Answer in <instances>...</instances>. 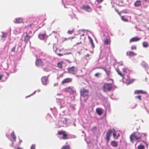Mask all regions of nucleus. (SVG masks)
I'll return each instance as SVG.
<instances>
[{
	"label": "nucleus",
	"instance_id": "nucleus-15",
	"mask_svg": "<svg viewBox=\"0 0 149 149\" xmlns=\"http://www.w3.org/2000/svg\"><path fill=\"white\" fill-rule=\"evenodd\" d=\"M26 35L24 37V41L26 43H27L28 41L29 40L30 38L31 37L30 36H29L28 33L27 32H26Z\"/></svg>",
	"mask_w": 149,
	"mask_h": 149
},
{
	"label": "nucleus",
	"instance_id": "nucleus-36",
	"mask_svg": "<svg viewBox=\"0 0 149 149\" xmlns=\"http://www.w3.org/2000/svg\"><path fill=\"white\" fill-rule=\"evenodd\" d=\"M34 24L33 22L31 24H28L26 26V27H31L32 25H34Z\"/></svg>",
	"mask_w": 149,
	"mask_h": 149
},
{
	"label": "nucleus",
	"instance_id": "nucleus-21",
	"mask_svg": "<svg viewBox=\"0 0 149 149\" xmlns=\"http://www.w3.org/2000/svg\"><path fill=\"white\" fill-rule=\"evenodd\" d=\"M111 145L114 147H117L118 146V143L115 141H112L111 142Z\"/></svg>",
	"mask_w": 149,
	"mask_h": 149
},
{
	"label": "nucleus",
	"instance_id": "nucleus-38",
	"mask_svg": "<svg viewBox=\"0 0 149 149\" xmlns=\"http://www.w3.org/2000/svg\"><path fill=\"white\" fill-rule=\"evenodd\" d=\"M127 69L125 68H124L123 69V71L124 73H127Z\"/></svg>",
	"mask_w": 149,
	"mask_h": 149
},
{
	"label": "nucleus",
	"instance_id": "nucleus-43",
	"mask_svg": "<svg viewBox=\"0 0 149 149\" xmlns=\"http://www.w3.org/2000/svg\"><path fill=\"white\" fill-rule=\"evenodd\" d=\"M68 39V38H62V41L63 42Z\"/></svg>",
	"mask_w": 149,
	"mask_h": 149
},
{
	"label": "nucleus",
	"instance_id": "nucleus-14",
	"mask_svg": "<svg viewBox=\"0 0 149 149\" xmlns=\"http://www.w3.org/2000/svg\"><path fill=\"white\" fill-rule=\"evenodd\" d=\"M41 81L43 84L46 85L48 81V77L46 76L43 77L41 79Z\"/></svg>",
	"mask_w": 149,
	"mask_h": 149
},
{
	"label": "nucleus",
	"instance_id": "nucleus-24",
	"mask_svg": "<svg viewBox=\"0 0 149 149\" xmlns=\"http://www.w3.org/2000/svg\"><path fill=\"white\" fill-rule=\"evenodd\" d=\"M88 38L90 40V42L92 45V47L93 48L95 47V45L93 43V41L91 38L89 36H88Z\"/></svg>",
	"mask_w": 149,
	"mask_h": 149
},
{
	"label": "nucleus",
	"instance_id": "nucleus-45",
	"mask_svg": "<svg viewBox=\"0 0 149 149\" xmlns=\"http://www.w3.org/2000/svg\"><path fill=\"white\" fill-rule=\"evenodd\" d=\"M103 0H96V1L98 3H101Z\"/></svg>",
	"mask_w": 149,
	"mask_h": 149
},
{
	"label": "nucleus",
	"instance_id": "nucleus-53",
	"mask_svg": "<svg viewBox=\"0 0 149 149\" xmlns=\"http://www.w3.org/2000/svg\"><path fill=\"white\" fill-rule=\"evenodd\" d=\"M147 29L148 30H149V27H148Z\"/></svg>",
	"mask_w": 149,
	"mask_h": 149
},
{
	"label": "nucleus",
	"instance_id": "nucleus-41",
	"mask_svg": "<svg viewBox=\"0 0 149 149\" xmlns=\"http://www.w3.org/2000/svg\"><path fill=\"white\" fill-rule=\"evenodd\" d=\"M31 149H35V146L34 144H32L31 148Z\"/></svg>",
	"mask_w": 149,
	"mask_h": 149
},
{
	"label": "nucleus",
	"instance_id": "nucleus-49",
	"mask_svg": "<svg viewBox=\"0 0 149 149\" xmlns=\"http://www.w3.org/2000/svg\"><path fill=\"white\" fill-rule=\"evenodd\" d=\"M82 43V42L81 41L80 42H77V45H79V44H80L81 43Z\"/></svg>",
	"mask_w": 149,
	"mask_h": 149
},
{
	"label": "nucleus",
	"instance_id": "nucleus-46",
	"mask_svg": "<svg viewBox=\"0 0 149 149\" xmlns=\"http://www.w3.org/2000/svg\"><path fill=\"white\" fill-rule=\"evenodd\" d=\"M3 74H0V80L2 79L3 77Z\"/></svg>",
	"mask_w": 149,
	"mask_h": 149
},
{
	"label": "nucleus",
	"instance_id": "nucleus-42",
	"mask_svg": "<svg viewBox=\"0 0 149 149\" xmlns=\"http://www.w3.org/2000/svg\"><path fill=\"white\" fill-rule=\"evenodd\" d=\"M136 98H138V99H139L140 100H141V96L139 95V96H136Z\"/></svg>",
	"mask_w": 149,
	"mask_h": 149
},
{
	"label": "nucleus",
	"instance_id": "nucleus-34",
	"mask_svg": "<svg viewBox=\"0 0 149 149\" xmlns=\"http://www.w3.org/2000/svg\"><path fill=\"white\" fill-rule=\"evenodd\" d=\"M74 29H73L71 30H69L68 31V33L70 34H72L74 31Z\"/></svg>",
	"mask_w": 149,
	"mask_h": 149
},
{
	"label": "nucleus",
	"instance_id": "nucleus-4",
	"mask_svg": "<svg viewBox=\"0 0 149 149\" xmlns=\"http://www.w3.org/2000/svg\"><path fill=\"white\" fill-rule=\"evenodd\" d=\"M67 70L69 73L70 74H75L77 71V68L74 66H72L67 68Z\"/></svg>",
	"mask_w": 149,
	"mask_h": 149
},
{
	"label": "nucleus",
	"instance_id": "nucleus-27",
	"mask_svg": "<svg viewBox=\"0 0 149 149\" xmlns=\"http://www.w3.org/2000/svg\"><path fill=\"white\" fill-rule=\"evenodd\" d=\"M104 43L105 44L107 45H110V41H109L108 39H106L104 41Z\"/></svg>",
	"mask_w": 149,
	"mask_h": 149
},
{
	"label": "nucleus",
	"instance_id": "nucleus-17",
	"mask_svg": "<svg viewBox=\"0 0 149 149\" xmlns=\"http://www.w3.org/2000/svg\"><path fill=\"white\" fill-rule=\"evenodd\" d=\"M140 40V38H139L137 37H133V38H131L130 40V42H136V41H139Z\"/></svg>",
	"mask_w": 149,
	"mask_h": 149
},
{
	"label": "nucleus",
	"instance_id": "nucleus-39",
	"mask_svg": "<svg viewBox=\"0 0 149 149\" xmlns=\"http://www.w3.org/2000/svg\"><path fill=\"white\" fill-rule=\"evenodd\" d=\"M131 49L132 50L135 49L136 50V46L134 45H132L131 47Z\"/></svg>",
	"mask_w": 149,
	"mask_h": 149
},
{
	"label": "nucleus",
	"instance_id": "nucleus-47",
	"mask_svg": "<svg viewBox=\"0 0 149 149\" xmlns=\"http://www.w3.org/2000/svg\"><path fill=\"white\" fill-rule=\"evenodd\" d=\"M110 80H111L112 81L111 83H113V79H108L107 80V81H110Z\"/></svg>",
	"mask_w": 149,
	"mask_h": 149
},
{
	"label": "nucleus",
	"instance_id": "nucleus-1",
	"mask_svg": "<svg viewBox=\"0 0 149 149\" xmlns=\"http://www.w3.org/2000/svg\"><path fill=\"white\" fill-rule=\"evenodd\" d=\"M114 84V81H113V83H105L102 87V89L104 92L110 91L113 88V85Z\"/></svg>",
	"mask_w": 149,
	"mask_h": 149
},
{
	"label": "nucleus",
	"instance_id": "nucleus-11",
	"mask_svg": "<svg viewBox=\"0 0 149 149\" xmlns=\"http://www.w3.org/2000/svg\"><path fill=\"white\" fill-rule=\"evenodd\" d=\"M53 49H54V51H55V53H56V54L60 56H62L64 55H66L69 54H71L70 53H64L63 54H61V53H57V49L56 48V46H53Z\"/></svg>",
	"mask_w": 149,
	"mask_h": 149
},
{
	"label": "nucleus",
	"instance_id": "nucleus-29",
	"mask_svg": "<svg viewBox=\"0 0 149 149\" xmlns=\"http://www.w3.org/2000/svg\"><path fill=\"white\" fill-rule=\"evenodd\" d=\"M70 147L69 145H66L63 146L61 149H70Z\"/></svg>",
	"mask_w": 149,
	"mask_h": 149
},
{
	"label": "nucleus",
	"instance_id": "nucleus-51",
	"mask_svg": "<svg viewBox=\"0 0 149 149\" xmlns=\"http://www.w3.org/2000/svg\"><path fill=\"white\" fill-rule=\"evenodd\" d=\"M17 149H22L20 147H18Z\"/></svg>",
	"mask_w": 149,
	"mask_h": 149
},
{
	"label": "nucleus",
	"instance_id": "nucleus-9",
	"mask_svg": "<svg viewBox=\"0 0 149 149\" xmlns=\"http://www.w3.org/2000/svg\"><path fill=\"white\" fill-rule=\"evenodd\" d=\"M72 79L71 78H67L64 79L62 81L61 84H64L66 83H69L72 82Z\"/></svg>",
	"mask_w": 149,
	"mask_h": 149
},
{
	"label": "nucleus",
	"instance_id": "nucleus-22",
	"mask_svg": "<svg viewBox=\"0 0 149 149\" xmlns=\"http://www.w3.org/2000/svg\"><path fill=\"white\" fill-rule=\"evenodd\" d=\"M134 6L136 7L140 6L141 5V1L138 0L136 1L134 3Z\"/></svg>",
	"mask_w": 149,
	"mask_h": 149
},
{
	"label": "nucleus",
	"instance_id": "nucleus-3",
	"mask_svg": "<svg viewBox=\"0 0 149 149\" xmlns=\"http://www.w3.org/2000/svg\"><path fill=\"white\" fill-rule=\"evenodd\" d=\"M89 93V90L85 88H82L80 91V95L83 97H88Z\"/></svg>",
	"mask_w": 149,
	"mask_h": 149
},
{
	"label": "nucleus",
	"instance_id": "nucleus-26",
	"mask_svg": "<svg viewBox=\"0 0 149 149\" xmlns=\"http://www.w3.org/2000/svg\"><path fill=\"white\" fill-rule=\"evenodd\" d=\"M7 34L4 33H2V34L1 36V37L3 38V41H4L6 38Z\"/></svg>",
	"mask_w": 149,
	"mask_h": 149
},
{
	"label": "nucleus",
	"instance_id": "nucleus-20",
	"mask_svg": "<svg viewBox=\"0 0 149 149\" xmlns=\"http://www.w3.org/2000/svg\"><path fill=\"white\" fill-rule=\"evenodd\" d=\"M127 56H133L136 55L135 52L132 51L128 52H127Z\"/></svg>",
	"mask_w": 149,
	"mask_h": 149
},
{
	"label": "nucleus",
	"instance_id": "nucleus-32",
	"mask_svg": "<svg viewBox=\"0 0 149 149\" xmlns=\"http://www.w3.org/2000/svg\"><path fill=\"white\" fill-rule=\"evenodd\" d=\"M121 17V18L122 20L124 22H127L128 20L124 16H120Z\"/></svg>",
	"mask_w": 149,
	"mask_h": 149
},
{
	"label": "nucleus",
	"instance_id": "nucleus-35",
	"mask_svg": "<svg viewBox=\"0 0 149 149\" xmlns=\"http://www.w3.org/2000/svg\"><path fill=\"white\" fill-rule=\"evenodd\" d=\"M101 75V74L99 73H97L95 74V76L97 77H99V76H100Z\"/></svg>",
	"mask_w": 149,
	"mask_h": 149
},
{
	"label": "nucleus",
	"instance_id": "nucleus-6",
	"mask_svg": "<svg viewBox=\"0 0 149 149\" xmlns=\"http://www.w3.org/2000/svg\"><path fill=\"white\" fill-rule=\"evenodd\" d=\"M114 130L113 129H109L108 130L106 134V137L105 139L107 140V142H108L109 140L110 137L112 133L113 132V131Z\"/></svg>",
	"mask_w": 149,
	"mask_h": 149
},
{
	"label": "nucleus",
	"instance_id": "nucleus-28",
	"mask_svg": "<svg viewBox=\"0 0 149 149\" xmlns=\"http://www.w3.org/2000/svg\"><path fill=\"white\" fill-rule=\"evenodd\" d=\"M11 136H12V138L14 141H15L16 140V136L15 135L14 132H13L11 134Z\"/></svg>",
	"mask_w": 149,
	"mask_h": 149
},
{
	"label": "nucleus",
	"instance_id": "nucleus-19",
	"mask_svg": "<svg viewBox=\"0 0 149 149\" xmlns=\"http://www.w3.org/2000/svg\"><path fill=\"white\" fill-rule=\"evenodd\" d=\"M15 22L16 23H22L23 21V19L22 18L18 17L15 19Z\"/></svg>",
	"mask_w": 149,
	"mask_h": 149
},
{
	"label": "nucleus",
	"instance_id": "nucleus-18",
	"mask_svg": "<svg viewBox=\"0 0 149 149\" xmlns=\"http://www.w3.org/2000/svg\"><path fill=\"white\" fill-rule=\"evenodd\" d=\"M116 71L118 73V74L120 75V76H121L123 79H124L125 78V74H122L121 72L120 71L119 69H116Z\"/></svg>",
	"mask_w": 149,
	"mask_h": 149
},
{
	"label": "nucleus",
	"instance_id": "nucleus-13",
	"mask_svg": "<svg viewBox=\"0 0 149 149\" xmlns=\"http://www.w3.org/2000/svg\"><path fill=\"white\" fill-rule=\"evenodd\" d=\"M36 64L39 67H42L43 65V62L41 59H37L36 62Z\"/></svg>",
	"mask_w": 149,
	"mask_h": 149
},
{
	"label": "nucleus",
	"instance_id": "nucleus-50",
	"mask_svg": "<svg viewBox=\"0 0 149 149\" xmlns=\"http://www.w3.org/2000/svg\"><path fill=\"white\" fill-rule=\"evenodd\" d=\"M85 36V34H82L81 36Z\"/></svg>",
	"mask_w": 149,
	"mask_h": 149
},
{
	"label": "nucleus",
	"instance_id": "nucleus-8",
	"mask_svg": "<svg viewBox=\"0 0 149 149\" xmlns=\"http://www.w3.org/2000/svg\"><path fill=\"white\" fill-rule=\"evenodd\" d=\"M81 8L85 10L87 12H91L92 11V9L88 5H83Z\"/></svg>",
	"mask_w": 149,
	"mask_h": 149
},
{
	"label": "nucleus",
	"instance_id": "nucleus-25",
	"mask_svg": "<svg viewBox=\"0 0 149 149\" xmlns=\"http://www.w3.org/2000/svg\"><path fill=\"white\" fill-rule=\"evenodd\" d=\"M96 112L99 115H101L102 114V111L99 108H97L96 109Z\"/></svg>",
	"mask_w": 149,
	"mask_h": 149
},
{
	"label": "nucleus",
	"instance_id": "nucleus-23",
	"mask_svg": "<svg viewBox=\"0 0 149 149\" xmlns=\"http://www.w3.org/2000/svg\"><path fill=\"white\" fill-rule=\"evenodd\" d=\"M63 63H64L63 61L58 62L57 64V67L58 68L62 69V65Z\"/></svg>",
	"mask_w": 149,
	"mask_h": 149
},
{
	"label": "nucleus",
	"instance_id": "nucleus-5",
	"mask_svg": "<svg viewBox=\"0 0 149 149\" xmlns=\"http://www.w3.org/2000/svg\"><path fill=\"white\" fill-rule=\"evenodd\" d=\"M57 134L59 135H63L62 138L63 139H68V135L66 132L65 131H59L58 132Z\"/></svg>",
	"mask_w": 149,
	"mask_h": 149
},
{
	"label": "nucleus",
	"instance_id": "nucleus-30",
	"mask_svg": "<svg viewBox=\"0 0 149 149\" xmlns=\"http://www.w3.org/2000/svg\"><path fill=\"white\" fill-rule=\"evenodd\" d=\"M143 46L145 47H147L149 46L148 43L146 42H144L143 43Z\"/></svg>",
	"mask_w": 149,
	"mask_h": 149
},
{
	"label": "nucleus",
	"instance_id": "nucleus-37",
	"mask_svg": "<svg viewBox=\"0 0 149 149\" xmlns=\"http://www.w3.org/2000/svg\"><path fill=\"white\" fill-rule=\"evenodd\" d=\"M113 136L114 138L115 139H117L118 137L116 136V133L114 132L113 134Z\"/></svg>",
	"mask_w": 149,
	"mask_h": 149
},
{
	"label": "nucleus",
	"instance_id": "nucleus-16",
	"mask_svg": "<svg viewBox=\"0 0 149 149\" xmlns=\"http://www.w3.org/2000/svg\"><path fill=\"white\" fill-rule=\"evenodd\" d=\"M98 68L99 69H101L104 70L106 72L107 75L108 77L110 76L111 73V71L110 70H107L105 68L102 67H99Z\"/></svg>",
	"mask_w": 149,
	"mask_h": 149
},
{
	"label": "nucleus",
	"instance_id": "nucleus-40",
	"mask_svg": "<svg viewBox=\"0 0 149 149\" xmlns=\"http://www.w3.org/2000/svg\"><path fill=\"white\" fill-rule=\"evenodd\" d=\"M15 46L14 47H13L11 49V52H15Z\"/></svg>",
	"mask_w": 149,
	"mask_h": 149
},
{
	"label": "nucleus",
	"instance_id": "nucleus-2",
	"mask_svg": "<svg viewBox=\"0 0 149 149\" xmlns=\"http://www.w3.org/2000/svg\"><path fill=\"white\" fill-rule=\"evenodd\" d=\"M141 134L138 132H134L130 136V141L133 142L134 140H137L141 138Z\"/></svg>",
	"mask_w": 149,
	"mask_h": 149
},
{
	"label": "nucleus",
	"instance_id": "nucleus-31",
	"mask_svg": "<svg viewBox=\"0 0 149 149\" xmlns=\"http://www.w3.org/2000/svg\"><path fill=\"white\" fill-rule=\"evenodd\" d=\"M68 120V119L66 118H62L61 120L64 124H66Z\"/></svg>",
	"mask_w": 149,
	"mask_h": 149
},
{
	"label": "nucleus",
	"instance_id": "nucleus-10",
	"mask_svg": "<svg viewBox=\"0 0 149 149\" xmlns=\"http://www.w3.org/2000/svg\"><path fill=\"white\" fill-rule=\"evenodd\" d=\"M64 90L65 92L69 93L70 94H73L74 92V91L72 89V88L70 86L66 88Z\"/></svg>",
	"mask_w": 149,
	"mask_h": 149
},
{
	"label": "nucleus",
	"instance_id": "nucleus-7",
	"mask_svg": "<svg viewBox=\"0 0 149 149\" xmlns=\"http://www.w3.org/2000/svg\"><path fill=\"white\" fill-rule=\"evenodd\" d=\"M48 36L47 35L46 33L43 34H40L38 35V38L41 40H45L48 38Z\"/></svg>",
	"mask_w": 149,
	"mask_h": 149
},
{
	"label": "nucleus",
	"instance_id": "nucleus-48",
	"mask_svg": "<svg viewBox=\"0 0 149 149\" xmlns=\"http://www.w3.org/2000/svg\"><path fill=\"white\" fill-rule=\"evenodd\" d=\"M74 38V37H72L70 38L69 37L68 38V39H70V40H72Z\"/></svg>",
	"mask_w": 149,
	"mask_h": 149
},
{
	"label": "nucleus",
	"instance_id": "nucleus-52",
	"mask_svg": "<svg viewBox=\"0 0 149 149\" xmlns=\"http://www.w3.org/2000/svg\"><path fill=\"white\" fill-rule=\"evenodd\" d=\"M93 128H95V129H96V127H93Z\"/></svg>",
	"mask_w": 149,
	"mask_h": 149
},
{
	"label": "nucleus",
	"instance_id": "nucleus-44",
	"mask_svg": "<svg viewBox=\"0 0 149 149\" xmlns=\"http://www.w3.org/2000/svg\"><path fill=\"white\" fill-rule=\"evenodd\" d=\"M116 11V12L120 16H121V15L120 13L119 12V11L118 10L116 9H115Z\"/></svg>",
	"mask_w": 149,
	"mask_h": 149
},
{
	"label": "nucleus",
	"instance_id": "nucleus-33",
	"mask_svg": "<svg viewBox=\"0 0 149 149\" xmlns=\"http://www.w3.org/2000/svg\"><path fill=\"white\" fill-rule=\"evenodd\" d=\"M144 146L142 145H140L138 147V149H144Z\"/></svg>",
	"mask_w": 149,
	"mask_h": 149
},
{
	"label": "nucleus",
	"instance_id": "nucleus-12",
	"mask_svg": "<svg viewBox=\"0 0 149 149\" xmlns=\"http://www.w3.org/2000/svg\"><path fill=\"white\" fill-rule=\"evenodd\" d=\"M147 93L146 91H143L142 90H136L134 92V94H146Z\"/></svg>",
	"mask_w": 149,
	"mask_h": 149
}]
</instances>
